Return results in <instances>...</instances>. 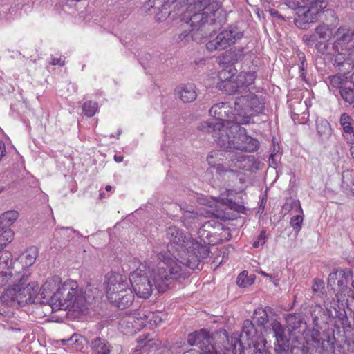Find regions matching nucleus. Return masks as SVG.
Returning <instances> with one entry per match:
<instances>
[{
    "label": "nucleus",
    "instance_id": "64",
    "mask_svg": "<svg viewBox=\"0 0 354 354\" xmlns=\"http://www.w3.org/2000/svg\"><path fill=\"white\" fill-rule=\"evenodd\" d=\"M114 160L117 162H121L123 160V157L122 156H114Z\"/></svg>",
    "mask_w": 354,
    "mask_h": 354
},
{
    "label": "nucleus",
    "instance_id": "12",
    "mask_svg": "<svg viewBox=\"0 0 354 354\" xmlns=\"http://www.w3.org/2000/svg\"><path fill=\"white\" fill-rule=\"evenodd\" d=\"M351 275V271L340 269L333 271L328 276V287L337 291L336 297L338 301H348V298L354 300L353 290L348 287V278Z\"/></svg>",
    "mask_w": 354,
    "mask_h": 354
},
{
    "label": "nucleus",
    "instance_id": "8",
    "mask_svg": "<svg viewBox=\"0 0 354 354\" xmlns=\"http://www.w3.org/2000/svg\"><path fill=\"white\" fill-rule=\"evenodd\" d=\"M286 6L296 10L294 22L297 27L306 30L315 22L318 15L326 6L324 0H286Z\"/></svg>",
    "mask_w": 354,
    "mask_h": 354
},
{
    "label": "nucleus",
    "instance_id": "26",
    "mask_svg": "<svg viewBox=\"0 0 354 354\" xmlns=\"http://www.w3.org/2000/svg\"><path fill=\"white\" fill-rule=\"evenodd\" d=\"M117 293L118 294V299L109 300L117 308L124 309L132 304L134 299V294L129 286L124 288V290L118 291Z\"/></svg>",
    "mask_w": 354,
    "mask_h": 354
},
{
    "label": "nucleus",
    "instance_id": "1",
    "mask_svg": "<svg viewBox=\"0 0 354 354\" xmlns=\"http://www.w3.org/2000/svg\"><path fill=\"white\" fill-rule=\"evenodd\" d=\"M177 228L169 227L167 230V239L169 242L167 251L160 254L159 259L162 261L156 269L151 272L139 268L129 274V281L132 288L139 297L149 298L155 287L159 292H164L169 287L177 274Z\"/></svg>",
    "mask_w": 354,
    "mask_h": 354
},
{
    "label": "nucleus",
    "instance_id": "22",
    "mask_svg": "<svg viewBox=\"0 0 354 354\" xmlns=\"http://www.w3.org/2000/svg\"><path fill=\"white\" fill-rule=\"evenodd\" d=\"M75 295L73 296L71 298V303L69 306H68L67 310L69 312H73L76 313L77 315L84 314L87 310L86 308V301L84 296V294L81 288H76L75 289Z\"/></svg>",
    "mask_w": 354,
    "mask_h": 354
},
{
    "label": "nucleus",
    "instance_id": "21",
    "mask_svg": "<svg viewBox=\"0 0 354 354\" xmlns=\"http://www.w3.org/2000/svg\"><path fill=\"white\" fill-rule=\"evenodd\" d=\"M335 53L332 62L336 70L344 75L345 73H349L351 70L353 73L354 71V64H352V60L348 55L344 51Z\"/></svg>",
    "mask_w": 354,
    "mask_h": 354
},
{
    "label": "nucleus",
    "instance_id": "27",
    "mask_svg": "<svg viewBox=\"0 0 354 354\" xmlns=\"http://www.w3.org/2000/svg\"><path fill=\"white\" fill-rule=\"evenodd\" d=\"M214 225H216L217 229L222 227V223L216 220H209L205 222L200 228L198 230V234L200 239L203 241L204 244H208L210 239L212 238V234H215L212 232L214 230Z\"/></svg>",
    "mask_w": 354,
    "mask_h": 354
},
{
    "label": "nucleus",
    "instance_id": "32",
    "mask_svg": "<svg viewBox=\"0 0 354 354\" xmlns=\"http://www.w3.org/2000/svg\"><path fill=\"white\" fill-rule=\"evenodd\" d=\"M217 203L218 205H222L224 207L223 214L221 212H217L216 214H215V216L217 217H226L225 212L227 209L234 210L235 212L239 213H244L245 210V207L243 205L237 204L236 203L232 201L230 199L219 198Z\"/></svg>",
    "mask_w": 354,
    "mask_h": 354
},
{
    "label": "nucleus",
    "instance_id": "34",
    "mask_svg": "<svg viewBox=\"0 0 354 354\" xmlns=\"http://www.w3.org/2000/svg\"><path fill=\"white\" fill-rule=\"evenodd\" d=\"M38 257V250L36 247L32 246L28 248L19 257V261L24 268L31 266Z\"/></svg>",
    "mask_w": 354,
    "mask_h": 354
},
{
    "label": "nucleus",
    "instance_id": "6",
    "mask_svg": "<svg viewBox=\"0 0 354 354\" xmlns=\"http://www.w3.org/2000/svg\"><path fill=\"white\" fill-rule=\"evenodd\" d=\"M209 254V248L200 244L189 232L178 233V263L195 270Z\"/></svg>",
    "mask_w": 354,
    "mask_h": 354
},
{
    "label": "nucleus",
    "instance_id": "46",
    "mask_svg": "<svg viewBox=\"0 0 354 354\" xmlns=\"http://www.w3.org/2000/svg\"><path fill=\"white\" fill-rule=\"evenodd\" d=\"M297 57L300 61V63L299 64L300 77L302 78L303 80H305L306 76V69L307 67L306 57L304 53L301 51L297 53Z\"/></svg>",
    "mask_w": 354,
    "mask_h": 354
},
{
    "label": "nucleus",
    "instance_id": "31",
    "mask_svg": "<svg viewBox=\"0 0 354 354\" xmlns=\"http://www.w3.org/2000/svg\"><path fill=\"white\" fill-rule=\"evenodd\" d=\"M62 345H68L76 351H81L86 344V339L82 335L74 333L70 338L62 339Z\"/></svg>",
    "mask_w": 354,
    "mask_h": 354
},
{
    "label": "nucleus",
    "instance_id": "60",
    "mask_svg": "<svg viewBox=\"0 0 354 354\" xmlns=\"http://www.w3.org/2000/svg\"><path fill=\"white\" fill-rule=\"evenodd\" d=\"M6 153V147L4 143L0 140V160H1L2 157L5 156Z\"/></svg>",
    "mask_w": 354,
    "mask_h": 354
},
{
    "label": "nucleus",
    "instance_id": "20",
    "mask_svg": "<svg viewBox=\"0 0 354 354\" xmlns=\"http://www.w3.org/2000/svg\"><path fill=\"white\" fill-rule=\"evenodd\" d=\"M336 37L333 44L334 52H342L348 48V45L353 39L350 35V29L344 27H339L335 33Z\"/></svg>",
    "mask_w": 354,
    "mask_h": 354
},
{
    "label": "nucleus",
    "instance_id": "54",
    "mask_svg": "<svg viewBox=\"0 0 354 354\" xmlns=\"http://www.w3.org/2000/svg\"><path fill=\"white\" fill-rule=\"evenodd\" d=\"M213 168H214L218 174L225 173L230 170L228 169V167L224 166L220 162H218Z\"/></svg>",
    "mask_w": 354,
    "mask_h": 354
},
{
    "label": "nucleus",
    "instance_id": "58",
    "mask_svg": "<svg viewBox=\"0 0 354 354\" xmlns=\"http://www.w3.org/2000/svg\"><path fill=\"white\" fill-rule=\"evenodd\" d=\"M270 13L272 17H275L278 19L284 20L285 18L279 13V12L275 9H271Z\"/></svg>",
    "mask_w": 354,
    "mask_h": 354
},
{
    "label": "nucleus",
    "instance_id": "62",
    "mask_svg": "<svg viewBox=\"0 0 354 354\" xmlns=\"http://www.w3.org/2000/svg\"><path fill=\"white\" fill-rule=\"evenodd\" d=\"M5 328L6 329L10 330H15V331L21 330V328L19 327H17V324H15V326L8 325V326H5Z\"/></svg>",
    "mask_w": 354,
    "mask_h": 354
},
{
    "label": "nucleus",
    "instance_id": "40",
    "mask_svg": "<svg viewBox=\"0 0 354 354\" xmlns=\"http://www.w3.org/2000/svg\"><path fill=\"white\" fill-rule=\"evenodd\" d=\"M354 186V171L346 170L342 173V189L351 192Z\"/></svg>",
    "mask_w": 354,
    "mask_h": 354
},
{
    "label": "nucleus",
    "instance_id": "55",
    "mask_svg": "<svg viewBox=\"0 0 354 354\" xmlns=\"http://www.w3.org/2000/svg\"><path fill=\"white\" fill-rule=\"evenodd\" d=\"M237 284L239 286L244 288L250 285V283L248 279L245 280V279H243L242 274H240L237 279Z\"/></svg>",
    "mask_w": 354,
    "mask_h": 354
},
{
    "label": "nucleus",
    "instance_id": "11",
    "mask_svg": "<svg viewBox=\"0 0 354 354\" xmlns=\"http://www.w3.org/2000/svg\"><path fill=\"white\" fill-rule=\"evenodd\" d=\"M77 288V283L73 280H67L63 283L53 292L51 298L48 300V306L51 308L53 312L59 310H66L68 306L71 305V298L75 295V289Z\"/></svg>",
    "mask_w": 354,
    "mask_h": 354
},
{
    "label": "nucleus",
    "instance_id": "52",
    "mask_svg": "<svg viewBox=\"0 0 354 354\" xmlns=\"http://www.w3.org/2000/svg\"><path fill=\"white\" fill-rule=\"evenodd\" d=\"M304 40L308 46H313L317 41V35L315 32L314 34H312L309 37H306V38L304 37Z\"/></svg>",
    "mask_w": 354,
    "mask_h": 354
},
{
    "label": "nucleus",
    "instance_id": "37",
    "mask_svg": "<svg viewBox=\"0 0 354 354\" xmlns=\"http://www.w3.org/2000/svg\"><path fill=\"white\" fill-rule=\"evenodd\" d=\"M244 51V48H234L227 51L223 57L225 63L234 64L235 62L241 61L245 55Z\"/></svg>",
    "mask_w": 354,
    "mask_h": 354
},
{
    "label": "nucleus",
    "instance_id": "56",
    "mask_svg": "<svg viewBox=\"0 0 354 354\" xmlns=\"http://www.w3.org/2000/svg\"><path fill=\"white\" fill-rule=\"evenodd\" d=\"M289 348H290V346H283V348L282 347H277V348L274 350L277 354H289V352H288Z\"/></svg>",
    "mask_w": 354,
    "mask_h": 354
},
{
    "label": "nucleus",
    "instance_id": "14",
    "mask_svg": "<svg viewBox=\"0 0 354 354\" xmlns=\"http://www.w3.org/2000/svg\"><path fill=\"white\" fill-rule=\"evenodd\" d=\"M242 37L243 33L237 26H230L222 30L214 39L209 41L206 44V48L210 52L222 50L235 44Z\"/></svg>",
    "mask_w": 354,
    "mask_h": 354
},
{
    "label": "nucleus",
    "instance_id": "42",
    "mask_svg": "<svg viewBox=\"0 0 354 354\" xmlns=\"http://www.w3.org/2000/svg\"><path fill=\"white\" fill-rule=\"evenodd\" d=\"M315 33L319 38L327 39L332 35V29L328 25L322 24L318 26L315 29Z\"/></svg>",
    "mask_w": 354,
    "mask_h": 354
},
{
    "label": "nucleus",
    "instance_id": "49",
    "mask_svg": "<svg viewBox=\"0 0 354 354\" xmlns=\"http://www.w3.org/2000/svg\"><path fill=\"white\" fill-rule=\"evenodd\" d=\"M176 0H167L166 2L162 6V10L165 12V14H168L169 16L171 15V18L174 19L175 13L172 15L171 11H167V8H170V6H172L174 9L176 8V5L175 4Z\"/></svg>",
    "mask_w": 354,
    "mask_h": 354
},
{
    "label": "nucleus",
    "instance_id": "39",
    "mask_svg": "<svg viewBox=\"0 0 354 354\" xmlns=\"http://www.w3.org/2000/svg\"><path fill=\"white\" fill-rule=\"evenodd\" d=\"M317 130L322 139H328L332 134L330 124L326 120H321L317 122Z\"/></svg>",
    "mask_w": 354,
    "mask_h": 354
},
{
    "label": "nucleus",
    "instance_id": "7",
    "mask_svg": "<svg viewBox=\"0 0 354 354\" xmlns=\"http://www.w3.org/2000/svg\"><path fill=\"white\" fill-rule=\"evenodd\" d=\"M334 340L333 336L313 329L307 339H303L302 342L291 346L290 352L291 354H334Z\"/></svg>",
    "mask_w": 354,
    "mask_h": 354
},
{
    "label": "nucleus",
    "instance_id": "30",
    "mask_svg": "<svg viewBox=\"0 0 354 354\" xmlns=\"http://www.w3.org/2000/svg\"><path fill=\"white\" fill-rule=\"evenodd\" d=\"M349 82L343 88L339 90L342 99L354 108V71L350 75Z\"/></svg>",
    "mask_w": 354,
    "mask_h": 354
},
{
    "label": "nucleus",
    "instance_id": "48",
    "mask_svg": "<svg viewBox=\"0 0 354 354\" xmlns=\"http://www.w3.org/2000/svg\"><path fill=\"white\" fill-rule=\"evenodd\" d=\"M218 77L220 80L219 82H221L223 81H230V79H233L235 77L234 75V73H232L231 70L227 71L225 69L220 71L218 73Z\"/></svg>",
    "mask_w": 354,
    "mask_h": 354
},
{
    "label": "nucleus",
    "instance_id": "61",
    "mask_svg": "<svg viewBox=\"0 0 354 354\" xmlns=\"http://www.w3.org/2000/svg\"><path fill=\"white\" fill-rule=\"evenodd\" d=\"M197 347V346H196ZM198 350L190 349L187 351L184 352L183 354H201V348L198 346Z\"/></svg>",
    "mask_w": 354,
    "mask_h": 354
},
{
    "label": "nucleus",
    "instance_id": "4",
    "mask_svg": "<svg viewBox=\"0 0 354 354\" xmlns=\"http://www.w3.org/2000/svg\"><path fill=\"white\" fill-rule=\"evenodd\" d=\"M242 124H234L229 129H223V132L216 139V142L223 151L234 153V150L245 152L256 151L259 147L257 139L247 134L246 129Z\"/></svg>",
    "mask_w": 354,
    "mask_h": 354
},
{
    "label": "nucleus",
    "instance_id": "44",
    "mask_svg": "<svg viewBox=\"0 0 354 354\" xmlns=\"http://www.w3.org/2000/svg\"><path fill=\"white\" fill-rule=\"evenodd\" d=\"M222 156L223 152L221 151H211L207 157V161L209 165L214 167L218 162L223 160V158H221Z\"/></svg>",
    "mask_w": 354,
    "mask_h": 354
},
{
    "label": "nucleus",
    "instance_id": "18",
    "mask_svg": "<svg viewBox=\"0 0 354 354\" xmlns=\"http://www.w3.org/2000/svg\"><path fill=\"white\" fill-rule=\"evenodd\" d=\"M263 333L275 338L274 349L277 347L290 346L289 333H286L285 327L277 319L271 320L268 327Z\"/></svg>",
    "mask_w": 354,
    "mask_h": 354
},
{
    "label": "nucleus",
    "instance_id": "29",
    "mask_svg": "<svg viewBox=\"0 0 354 354\" xmlns=\"http://www.w3.org/2000/svg\"><path fill=\"white\" fill-rule=\"evenodd\" d=\"M180 211L183 212L180 217V221L183 225L187 229L192 228L193 225H195L199 221L201 216L197 212L188 209L187 207L185 208V206H180Z\"/></svg>",
    "mask_w": 354,
    "mask_h": 354
},
{
    "label": "nucleus",
    "instance_id": "43",
    "mask_svg": "<svg viewBox=\"0 0 354 354\" xmlns=\"http://www.w3.org/2000/svg\"><path fill=\"white\" fill-rule=\"evenodd\" d=\"M312 290L317 296L323 298L326 296L324 283L321 279H315L312 286Z\"/></svg>",
    "mask_w": 354,
    "mask_h": 354
},
{
    "label": "nucleus",
    "instance_id": "50",
    "mask_svg": "<svg viewBox=\"0 0 354 354\" xmlns=\"http://www.w3.org/2000/svg\"><path fill=\"white\" fill-rule=\"evenodd\" d=\"M12 274L9 270L0 271V287L8 283Z\"/></svg>",
    "mask_w": 354,
    "mask_h": 354
},
{
    "label": "nucleus",
    "instance_id": "19",
    "mask_svg": "<svg viewBox=\"0 0 354 354\" xmlns=\"http://www.w3.org/2000/svg\"><path fill=\"white\" fill-rule=\"evenodd\" d=\"M62 284L60 277L58 276H53L46 281L39 292L37 285H35V283H29L28 285H33L35 289L37 290V292L34 295V297L37 298V299H38L39 301L37 304L40 303L48 304L47 299L49 300L51 298V296L53 295V290L55 289L57 290Z\"/></svg>",
    "mask_w": 354,
    "mask_h": 354
},
{
    "label": "nucleus",
    "instance_id": "17",
    "mask_svg": "<svg viewBox=\"0 0 354 354\" xmlns=\"http://www.w3.org/2000/svg\"><path fill=\"white\" fill-rule=\"evenodd\" d=\"M104 286L109 300H115L118 299L117 292L127 288L129 281L126 276L111 272L106 274Z\"/></svg>",
    "mask_w": 354,
    "mask_h": 354
},
{
    "label": "nucleus",
    "instance_id": "3",
    "mask_svg": "<svg viewBox=\"0 0 354 354\" xmlns=\"http://www.w3.org/2000/svg\"><path fill=\"white\" fill-rule=\"evenodd\" d=\"M236 110L238 109H236V101L233 106L229 102L215 104L209 111V115L214 118L201 122L198 129L211 133L216 141L223 129H229V127L234 124H239L237 115L239 113Z\"/></svg>",
    "mask_w": 354,
    "mask_h": 354
},
{
    "label": "nucleus",
    "instance_id": "59",
    "mask_svg": "<svg viewBox=\"0 0 354 354\" xmlns=\"http://www.w3.org/2000/svg\"><path fill=\"white\" fill-rule=\"evenodd\" d=\"M263 313H265L268 316H270L274 314V310L270 306H266L263 308Z\"/></svg>",
    "mask_w": 354,
    "mask_h": 354
},
{
    "label": "nucleus",
    "instance_id": "33",
    "mask_svg": "<svg viewBox=\"0 0 354 354\" xmlns=\"http://www.w3.org/2000/svg\"><path fill=\"white\" fill-rule=\"evenodd\" d=\"M213 227L214 230L212 232L215 234H212L210 241H208L209 245H214L223 242V241L230 240V237L228 228H225L223 224L221 228L217 229V227H216V225H214Z\"/></svg>",
    "mask_w": 354,
    "mask_h": 354
},
{
    "label": "nucleus",
    "instance_id": "35",
    "mask_svg": "<svg viewBox=\"0 0 354 354\" xmlns=\"http://www.w3.org/2000/svg\"><path fill=\"white\" fill-rule=\"evenodd\" d=\"M195 86L193 84H187L181 86L178 92V97L184 103H190L196 98Z\"/></svg>",
    "mask_w": 354,
    "mask_h": 354
},
{
    "label": "nucleus",
    "instance_id": "2",
    "mask_svg": "<svg viewBox=\"0 0 354 354\" xmlns=\"http://www.w3.org/2000/svg\"><path fill=\"white\" fill-rule=\"evenodd\" d=\"M259 333L254 324L249 319L243 322L240 334L234 333L231 337L230 348H225L226 354H245L244 350L252 346V354H266V339Z\"/></svg>",
    "mask_w": 354,
    "mask_h": 354
},
{
    "label": "nucleus",
    "instance_id": "57",
    "mask_svg": "<svg viewBox=\"0 0 354 354\" xmlns=\"http://www.w3.org/2000/svg\"><path fill=\"white\" fill-rule=\"evenodd\" d=\"M50 64L52 65L63 66L64 64V61L62 60V58L53 57V58H52V59L50 61Z\"/></svg>",
    "mask_w": 354,
    "mask_h": 354
},
{
    "label": "nucleus",
    "instance_id": "9",
    "mask_svg": "<svg viewBox=\"0 0 354 354\" xmlns=\"http://www.w3.org/2000/svg\"><path fill=\"white\" fill-rule=\"evenodd\" d=\"M36 292L33 285L24 286L22 283L7 288L0 297V315L4 316L8 307L28 303L37 304L38 299L34 297Z\"/></svg>",
    "mask_w": 354,
    "mask_h": 354
},
{
    "label": "nucleus",
    "instance_id": "38",
    "mask_svg": "<svg viewBox=\"0 0 354 354\" xmlns=\"http://www.w3.org/2000/svg\"><path fill=\"white\" fill-rule=\"evenodd\" d=\"M254 317L257 319L258 325L261 327V333L266 330L270 324L269 316L263 313V308H258L254 310Z\"/></svg>",
    "mask_w": 354,
    "mask_h": 354
},
{
    "label": "nucleus",
    "instance_id": "24",
    "mask_svg": "<svg viewBox=\"0 0 354 354\" xmlns=\"http://www.w3.org/2000/svg\"><path fill=\"white\" fill-rule=\"evenodd\" d=\"M339 124L342 127V136L347 143L354 142V120L347 113H343L339 118Z\"/></svg>",
    "mask_w": 354,
    "mask_h": 354
},
{
    "label": "nucleus",
    "instance_id": "23",
    "mask_svg": "<svg viewBox=\"0 0 354 354\" xmlns=\"http://www.w3.org/2000/svg\"><path fill=\"white\" fill-rule=\"evenodd\" d=\"M145 326L140 319L134 316H129L123 318L120 322L121 332L125 335H133L139 331Z\"/></svg>",
    "mask_w": 354,
    "mask_h": 354
},
{
    "label": "nucleus",
    "instance_id": "36",
    "mask_svg": "<svg viewBox=\"0 0 354 354\" xmlns=\"http://www.w3.org/2000/svg\"><path fill=\"white\" fill-rule=\"evenodd\" d=\"M19 213L15 210H10L3 213L0 216V234L7 230L5 227L11 225L18 218Z\"/></svg>",
    "mask_w": 354,
    "mask_h": 354
},
{
    "label": "nucleus",
    "instance_id": "51",
    "mask_svg": "<svg viewBox=\"0 0 354 354\" xmlns=\"http://www.w3.org/2000/svg\"><path fill=\"white\" fill-rule=\"evenodd\" d=\"M314 313L315 316L313 318L314 322L318 320L320 318H322V315H325L324 312L323 311V308L320 306H316L314 309Z\"/></svg>",
    "mask_w": 354,
    "mask_h": 354
},
{
    "label": "nucleus",
    "instance_id": "53",
    "mask_svg": "<svg viewBox=\"0 0 354 354\" xmlns=\"http://www.w3.org/2000/svg\"><path fill=\"white\" fill-rule=\"evenodd\" d=\"M315 48L318 52L324 54L327 50L328 45L326 42L320 41L315 44Z\"/></svg>",
    "mask_w": 354,
    "mask_h": 354
},
{
    "label": "nucleus",
    "instance_id": "15",
    "mask_svg": "<svg viewBox=\"0 0 354 354\" xmlns=\"http://www.w3.org/2000/svg\"><path fill=\"white\" fill-rule=\"evenodd\" d=\"M213 341L212 336L205 329L192 333L187 337L188 344L192 346H198L201 354H226L219 353L213 344Z\"/></svg>",
    "mask_w": 354,
    "mask_h": 354
},
{
    "label": "nucleus",
    "instance_id": "45",
    "mask_svg": "<svg viewBox=\"0 0 354 354\" xmlns=\"http://www.w3.org/2000/svg\"><path fill=\"white\" fill-rule=\"evenodd\" d=\"M98 109L97 103L93 101H88L84 104L82 109L85 115L88 117L93 116Z\"/></svg>",
    "mask_w": 354,
    "mask_h": 354
},
{
    "label": "nucleus",
    "instance_id": "25",
    "mask_svg": "<svg viewBox=\"0 0 354 354\" xmlns=\"http://www.w3.org/2000/svg\"><path fill=\"white\" fill-rule=\"evenodd\" d=\"M94 354H120L119 347L114 348L105 339L97 337L91 342Z\"/></svg>",
    "mask_w": 354,
    "mask_h": 354
},
{
    "label": "nucleus",
    "instance_id": "5",
    "mask_svg": "<svg viewBox=\"0 0 354 354\" xmlns=\"http://www.w3.org/2000/svg\"><path fill=\"white\" fill-rule=\"evenodd\" d=\"M212 0H193L180 15L181 21L189 24L192 30H199L206 24L216 22V16L221 15L217 3Z\"/></svg>",
    "mask_w": 354,
    "mask_h": 354
},
{
    "label": "nucleus",
    "instance_id": "13",
    "mask_svg": "<svg viewBox=\"0 0 354 354\" xmlns=\"http://www.w3.org/2000/svg\"><path fill=\"white\" fill-rule=\"evenodd\" d=\"M256 77L255 71L241 72L230 81L218 82V88L229 95L242 93L254 82Z\"/></svg>",
    "mask_w": 354,
    "mask_h": 354
},
{
    "label": "nucleus",
    "instance_id": "16",
    "mask_svg": "<svg viewBox=\"0 0 354 354\" xmlns=\"http://www.w3.org/2000/svg\"><path fill=\"white\" fill-rule=\"evenodd\" d=\"M228 167L255 172L260 169L261 162L254 156L243 155L240 153H229L225 158Z\"/></svg>",
    "mask_w": 354,
    "mask_h": 354
},
{
    "label": "nucleus",
    "instance_id": "10",
    "mask_svg": "<svg viewBox=\"0 0 354 354\" xmlns=\"http://www.w3.org/2000/svg\"><path fill=\"white\" fill-rule=\"evenodd\" d=\"M236 104L239 124H249L255 114L262 113L265 102L261 97L249 94L237 97Z\"/></svg>",
    "mask_w": 354,
    "mask_h": 354
},
{
    "label": "nucleus",
    "instance_id": "63",
    "mask_svg": "<svg viewBox=\"0 0 354 354\" xmlns=\"http://www.w3.org/2000/svg\"><path fill=\"white\" fill-rule=\"evenodd\" d=\"M351 145L350 146V153L352 158L354 160V142L353 143H350Z\"/></svg>",
    "mask_w": 354,
    "mask_h": 354
},
{
    "label": "nucleus",
    "instance_id": "28",
    "mask_svg": "<svg viewBox=\"0 0 354 354\" xmlns=\"http://www.w3.org/2000/svg\"><path fill=\"white\" fill-rule=\"evenodd\" d=\"M350 75L348 73H339L330 75L327 77L326 83L330 90L336 89L339 93V90L343 88L346 84H348Z\"/></svg>",
    "mask_w": 354,
    "mask_h": 354
},
{
    "label": "nucleus",
    "instance_id": "41",
    "mask_svg": "<svg viewBox=\"0 0 354 354\" xmlns=\"http://www.w3.org/2000/svg\"><path fill=\"white\" fill-rule=\"evenodd\" d=\"M297 210L301 214L294 216L291 218L290 224L293 227L294 230L296 232H299L301 229V225L303 223V211L301 209V205L299 203L297 206Z\"/></svg>",
    "mask_w": 354,
    "mask_h": 354
},
{
    "label": "nucleus",
    "instance_id": "47",
    "mask_svg": "<svg viewBox=\"0 0 354 354\" xmlns=\"http://www.w3.org/2000/svg\"><path fill=\"white\" fill-rule=\"evenodd\" d=\"M267 240V235L266 230H262L260 234L257 236V239L252 243V247L257 248L259 246H263Z\"/></svg>",
    "mask_w": 354,
    "mask_h": 354
}]
</instances>
